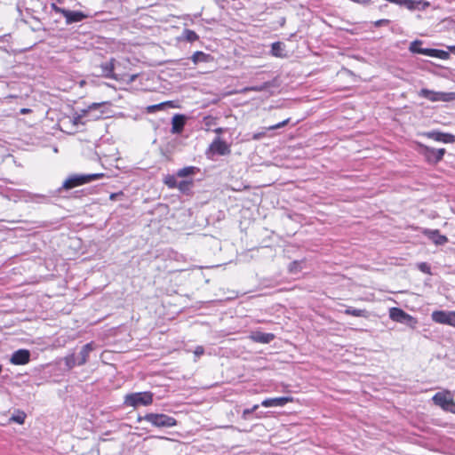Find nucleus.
<instances>
[{
    "instance_id": "10",
    "label": "nucleus",
    "mask_w": 455,
    "mask_h": 455,
    "mask_svg": "<svg viewBox=\"0 0 455 455\" xmlns=\"http://www.w3.org/2000/svg\"><path fill=\"white\" fill-rule=\"evenodd\" d=\"M423 154L428 163L436 164L441 161L445 154L444 148H434L430 147H424Z\"/></svg>"
},
{
    "instance_id": "45",
    "label": "nucleus",
    "mask_w": 455,
    "mask_h": 455,
    "mask_svg": "<svg viewBox=\"0 0 455 455\" xmlns=\"http://www.w3.org/2000/svg\"><path fill=\"white\" fill-rule=\"evenodd\" d=\"M449 50L455 54V46H450Z\"/></svg>"
},
{
    "instance_id": "3",
    "label": "nucleus",
    "mask_w": 455,
    "mask_h": 455,
    "mask_svg": "<svg viewBox=\"0 0 455 455\" xmlns=\"http://www.w3.org/2000/svg\"><path fill=\"white\" fill-rule=\"evenodd\" d=\"M104 176L103 173L74 174L69 176L62 184V188L68 190L76 187L90 183Z\"/></svg>"
},
{
    "instance_id": "31",
    "label": "nucleus",
    "mask_w": 455,
    "mask_h": 455,
    "mask_svg": "<svg viewBox=\"0 0 455 455\" xmlns=\"http://www.w3.org/2000/svg\"><path fill=\"white\" fill-rule=\"evenodd\" d=\"M164 184L170 188H175L177 187V180L173 175H168L164 178Z\"/></svg>"
},
{
    "instance_id": "21",
    "label": "nucleus",
    "mask_w": 455,
    "mask_h": 455,
    "mask_svg": "<svg viewBox=\"0 0 455 455\" xmlns=\"http://www.w3.org/2000/svg\"><path fill=\"white\" fill-rule=\"evenodd\" d=\"M101 68L104 76L108 78H113L118 80L117 76L114 73L115 69V60L111 59L108 62L101 64Z\"/></svg>"
},
{
    "instance_id": "41",
    "label": "nucleus",
    "mask_w": 455,
    "mask_h": 455,
    "mask_svg": "<svg viewBox=\"0 0 455 455\" xmlns=\"http://www.w3.org/2000/svg\"><path fill=\"white\" fill-rule=\"evenodd\" d=\"M264 136H265V132L254 133L252 135V139L255 140H258L261 139Z\"/></svg>"
},
{
    "instance_id": "46",
    "label": "nucleus",
    "mask_w": 455,
    "mask_h": 455,
    "mask_svg": "<svg viewBox=\"0 0 455 455\" xmlns=\"http://www.w3.org/2000/svg\"><path fill=\"white\" fill-rule=\"evenodd\" d=\"M28 111H29V109H27V108L21 109L22 114L28 113Z\"/></svg>"
},
{
    "instance_id": "9",
    "label": "nucleus",
    "mask_w": 455,
    "mask_h": 455,
    "mask_svg": "<svg viewBox=\"0 0 455 455\" xmlns=\"http://www.w3.org/2000/svg\"><path fill=\"white\" fill-rule=\"evenodd\" d=\"M432 320L437 323L447 324L455 327V312L434 311Z\"/></svg>"
},
{
    "instance_id": "20",
    "label": "nucleus",
    "mask_w": 455,
    "mask_h": 455,
    "mask_svg": "<svg viewBox=\"0 0 455 455\" xmlns=\"http://www.w3.org/2000/svg\"><path fill=\"white\" fill-rule=\"evenodd\" d=\"M184 125L185 116L183 115H175L172 119V133H180L183 131Z\"/></svg>"
},
{
    "instance_id": "28",
    "label": "nucleus",
    "mask_w": 455,
    "mask_h": 455,
    "mask_svg": "<svg viewBox=\"0 0 455 455\" xmlns=\"http://www.w3.org/2000/svg\"><path fill=\"white\" fill-rule=\"evenodd\" d=\"M283 44L280 42L273 43L271 45V52L274 56L279 57L282 55L283 52Z\"/></svg>"
},
{
    "instance_id": "19",
    "label": "nucleus",
    "mask_w": 455,
    "mask_h": 455,
    "mask_svg": "<svg viewBox=\"0 0 455 455\" xmlns=\"http://www.w3.org/2000/svg\"><path fill=\"white\" fill-rule=\"evenodd\" d=\"M250 339L254 342L268 344L275 339V335L273 333L255 331L250 335Z\"/></svg>"
},
{
    "instance_id": "39",
    "label": "nucleus",
    "mask_w": 455,
    "mask_h": 455,
    "mask_svg": "<svg viewBox=\"0 0 455 455\" xmlns=\"http://www.w3.org/2000/svg\"><path fill=\"white\" fill-rule=\"evenodd\" d=\"M251 413H252V412H251V411H250V409H245V410H243V411L242 418H243V419H245V420H246V419H249V417H250V415H251Z\"/></svg>"
},
{
    "instance_id": "11",
    "label": "nucleus",
    "mask_w": 455,
    "mask_h": 455,
    "mask_svg": "<svg viewBox=\"0 0 455 455\" xmlns=\"http://www.w3.org/2000/svg\"><path fill=\"white\" fill-rule=\"evenodd\" d=\"M30 360V352L27 349H19L15 351L10 359V362L14 365L27 364Z\"/></svg>"
},
{
    "instance_id": "44",
    "label": "nucleus",
    "mask_w": 455,
    "mask_h": 455,
    "mask_svg": "<svg viewBox=\"0 0 455 455\" xmlns=\"http://www.w3.org/2000/svg\"><path fill=\"white\" fill-rule=\"evenodd\" d=\"M258 408H259V404H255V405H253V406L250 409V411H251V412H254Z\"/></svg>"
},
{
    "instance_id": "16",
    "label": "nucleus",
    "mask_w": 455,
    "mask_h": 455,
    "mask_svg": "<svg viewBox=\"0 0 455 455\" xmlns=\"http://www.w3.org/2000/svg\"><path fill=\"white\" fill-rule=\"evenodd\" d=\"M95 344L93 342H89L83 346L81 351L77 355L78 359V366L84 365L88 361L89 354L94 350Z\"/></svg>"
},
{
    "instance_id": "18",
    "label": "nucleus",
    "mask_w": 455,
    "mask_h": 455,
    "mask_svg": "<svg viewBox=\"0 0 455 455\" xmlns=\"http://www.w3.org/2000/svg\"><path fill=\"white\" fill-rule=\"evenodd\" d=\"M29 7L28 9H31L36 13H48L49 6L47 3L43 0H29L28 2Z\"/></svg>"
},
{
    "instance_id": "2",
    "label": "nucleus",
    "mask_w": 455,
    "mask_h": 455,
    "mask_svg": "<svg viewBox=\"0 0 455 455\" xmlns=\"http://www.w3.org/2000/svg\"><path fill=\"white\" fill-rule=\"evenodd\" d=\"M140 419L158 428L172 427L177 425V420L174 418L163 413H147Z\"/></svg>"
},
{
    "instance_id": "25",
    "label": "nucleus",
    "mask_w": 455,
    "mask_h": 455,
    "mask_svg": "<svg viewBox=\"0 0 455 455\" xmlns=\"http://www.w3.org/2000/svg\"><path fill=\"white\" fill-rule=\"evenodd\" d=\"M208 55L205 54L203 52H196L192 57L191 60L195 64H197L198 62L206 61Z\"/></svg>"
},
{
    "instance_id": "42",
    "label": "nucleus",
    "mask_w": 455,
    "mask_h": 455,
    "mask_svg": "<svg viewBox=\"0 0 455 455\" xmlns=\"http://www.w3.org/2000/svg\"><path fill=\"white\" fill-rule=\"evenodd\" d=\"M122 196H123L122 192L113 193V194L110 195V199L111 200H116L117 197Z\"/></svg>"
},
{
    "instance_id": "14",
    "label": "nucleus",
    "mask_w": 455,
    "mask_h": 455,
    "mask_svg": "<svg viewBox=\"0 0 455 455\" xmlns=\"http://www.w3.org/2000/svg\"><path fill=\"white\" fill-rule=\"evenodd\" d=\"M424 235L436 245H443L448 242V238L445 235H441L437 229H426L424 231Z\"/></svg>"
},
{
    "instance_id": "15",
    "label": "nucleus",
    "mask_w": 455,
    "mask_h": 455,
    "mask_svg": "<svg viewBox=\"0 0 455 455\" xmlns=\"http://www.w3.org/2000/svg\"><path fill=\"white\" fill-rule=\"evenodd\" d=\"M427 136L429 139H432L435 141H440V142H443V143H452L455 140L454 135L450 134V133H443V132H430L427 133Z\"/></svg>"
},
{
    "instance_id": "8",
    "label": "nucleus",
    "mask_w": 455,
    "mask_h": 455,
    "mask_svg": "<svg viewBox=\"0 0 455 455\" xmlns=\"http://www.w3.org/2000/svg\"><path fill=\"white\" fill-rule=\"evenodd\" d=\"M422 42L420 40H415L411 43L409 50L412 53L423 54L430 57L442 58L443 54H445L443 51L437 49L422 48Z\"/></svg>"
},
{
    "instance_id": "6",
    "label": "nucleus",
    "mask_w": 455,
    "mask_h": 455,
    "mask_svg": "<svg viewBox=\"0 0 455 455\" xmlns=\"http://www.w3.org/2000/svg\"><path fill=\"white\" fill-rule=\"evenodd\" d=\"M432 399L435 404L440 406L444 411L455 413V403L450 392H438Z\"/></svg>"
},
{
    "instance_id": "30",
    "label": "nucleus",
    "mask_w": 455,
    "mask_h": 455,
    "mask_svg": "<svg viewBox=\"0 0 455 455\" xmlns=\"http://www.w3.org/2000/svg\"><path fill=\"white\" fill-rule=\"evenodd\" d=\"M26 419V414L23 411H17L11 418L12 421H14L18 424H23Z\"/></svg>"
},
{
    "instance_id": "22",
    "label": "nucleus",
    "mask_w": 455,
    "mask_h": 455,
    "mask_svg": "<svg viewBox=\"0 0 455 455\" xmlns=\"http://www.w3.org/2000/svg\"><path fill=\"white\" fill-rule=\"evenodd\" d=\"M25 202L44 203L47 200L44 195L28 193L24 196Z\"/></svg>"
},
{
    "instance_id": "17",
    "label": "nucleus",
    "mask_w": 455,
    "mask_h": 455,
    "mask_svg": "<svg viewBox=\"0 0 455 455\" xmlns=\"http://www.w3.org/2000/svg\"><path fill=\"white\" fill-rule=\"evenodd\" d=\"M64 17L66 19L67 24H72L75 22L82 21L83 20L86 19L88 15L79 11L66 10Z\"/></svg>"
},
{
    "instance_id": "29",
    "label": "nucleus",
    "mask_w": 455,
    "mask_h": 455,
    "mask_svg": "<svg viewBox=\"0 0 455 455\" xmlns=\"http://www.w3.org/2000/svg\"><path fill=\"white\" fill-rule=\"evenodd\" d=\"M183 36L188 42H194L198 39L197 34L190 29H185L183 31Z\"/></svg>"
},
{
    "instance_id": "48",
    "label": "nucleus",
    "mask_w": 455,
    "mask_h": 455,
    "mask_svg": "<svg viewBox=\"0 0 455 455\" xmlns=\"http://www.w3.org/2000/svg\"><path fill=\"white\" fill-rule=\"evenodd\" d=\"M57 1H58L59 3H61V2H62V0H57Z\"/></svg>"
},
{
    "instance_id": "26",
    "label": "nucleus",
    "mask_w": 455,
    "mask_h": 455,
    "mask_svg": "<svg viewBox=\"0 0 455 455\" xmlns=\"http://www.w3.org/2000/svg\"><path fill=\"white\" fill-rule=\"evenodd\" d=\"M192 183H193L192 180H182V181L177 182L176 188H179L180 191H181L183 193H187L188 191H189V189L192 186Z\"/></svg>"
},
{
    "instance_id": "37",
    "label": "nucleus",
    "mask_w": 455,
    "mask_h": 455,
    "mask_svg": "<svg viewBox=\"0 0 455 455\" xmlns=\"http://www.w3.org/2000/svg\"><path fill=\"white\" fill-rule=\"evenodd\" d=\"M390 20H387V19H381V20H376L374 22V26L376 28H379L380 26H383V25H387L389 24Z\"/></svg>"
},
{
    "instance_id": "33",
    "label": "nucleus",
    "mask_w": 455,
    "mask_h": 455,
    "mask_svg": "<svg viewBox=\"0 0 455 455\" xmlns=\"http://www.w3.org/2000/svg\"><path fill=\"white\" fill-rule=\"evenodd\" d=\"M289 122H290V118H287V119H285V120H283V121H282V122H280V123H278V124H276L275 125L269 126L267 129L269 130V131L279 129V128H282V127L285 126L286 124H288Z\"/></svg>"
},
{
    "instance_id": "7",
    "label": "nucleus",
    "mask_w": 455,
    "mask_h": 455,
    "mask_svg": "<svg viewBox=\"0 0 455 455\" xmlns=\"http://www.w3.org/2000/svg\"><path fill=\"white\" fill-rule=\"evenodd\" d=\"M419 96L426 98L433 102L435 101H451L455 99L454 92H434L428 89H421Z\"/></svg>"
},
{
    "instance_id": "1",
    "label": "nucleus",
    "mask_w": 455,
    "mask_h": 455,
    "mask_svg": "<svg viewBox=\"0 0 455 455\" xmlns=\"http://www.w3.org/2000/svg\"><path fill=\"white\" fill-rule=\"evenodd\" d=\"M106 106L107 102L92 103L86 108L76 111L73 116V124L76 125L85 124L87 122L101 118L105 114L104 108Z\"/></svg>"
},
{
    "instance_id": "36",
    "label": "nucleus",
    "mask_w": 455,
    "mask_h": 455,
    "mask_svg": "<svg viewBox=\"0 0 455 455\" xmlns=\"http://www.w3.org/2000/svg\"><path fill=\"white\" fill-rule=\"evenodd\" d=\"M418 267L421 272L430 274V267L427 263L421 262L418 265Z\"/></svg>"
},
{
    "instance_id": "38",
    "label": "nucleus",
    "mask_w": 455,
    "mask_h": 455,
    "mask_svg": "<svg viewBox=\"0 0 455 455\" xmlns=\"http://www.w3.org/2000/svg\"><path fill=\"white\" fill-rule=\"evenodd\" d=\"M194 353H195V355H196V356H200V355H202L204 353V347H203L198 346V347H196V349H195V352H194Z\"/></svg>"
},
{
    "instance_id": "4",
    "label": "nucleus",
    "mask_w": 455,
    "mask_h": 455,
    "mask_svg": "<svg viewBox=\"0 0 455 455\" xmlns=\"http://www.w3.org/2000/svg\"><path fill=\"white\" fill-rule=\"evenodd\" d=\"M153 403V394L151 392H137L128 394L124 396V403L126 406L138 407L147 406Z\"/></svg>"
},
{
    "instance_id": "34",
    "label": "nucleus",
    "mask_w": 455,
    "mask_h": 455,
    "mask_svg": "<svg viewBox=\"0 0 455 455\" xmlns=\"http://www.w3.org/2000/svg\"><path fill=\"white\" fill-rule=\"evenodd\" d=\"M52 11H53V12H55L57 13H61L64 16L66 9L58 7L55 4H52L49 6V12H51Z\"/></svg>"
},
{
    "instance_id": "12",
    "label": "nucleus",
    "mask_w": 455,
    "mask_h": 455,
    "mask_svg": "<svg viewBox=\"0 0 455 455\" xmlns=\"http://www.w3.org/2000/svg\"><path fill=\"white\" fill-rule=\"evenodd\" d=\"M210 150L219 156H226L230 153L229 146L220 137H217L210 145Z\"/></svg>"
},
{
    "instance_id": "27",
    "label": "nucleus",
    "mask_w": 455,
    "mask_h": 455,
    "mask_svg": "<svg viewBox=\"0 0 455 455\" xmlns=\"http://www.w3.org/2000/svg\"><path fill=\"white\" fill-rule=\"evenodd\" d=\"M345 314L348 315L356 316V317L365 316V310L353 308V307H347L345 310Z\"/></svg>"
},
{
    "instance_id": "40",
    "label": "nucleus",
    "mask_w": 455,
    "mask_h": 455,
    "mask_svg": "<svg viewBox=\"0 0 455 455\" xmlns=\"http://www.w3.org/2000/svg\"><path fill=\"white\" fill-rule=\"evenodd\" d=\"M138 74H133V75H131L129 76V78L128 80H126L129 84H132L133 83L137 78H138Z\"/></svg>"
},
{
    "instance_id": "24",
    "label": "nucleus",
    "mask_w": 455,
    "mask_h": 455,
    "mask_svg": "<svg viewBox=\"0 0 455 455\" xmlns=\"http://www.w3.org/2000/svg\"><path fill=\"white\" fill-rule=\"evenodd\" d=\"M65 364L68 369L74 368L76 365H78V359L74 354L66 356Z\"/></svg>"
},
{
    "instance_id": "43",
    "label": "nucleus",
    "mask_w": 455,
    "mask_h": 455,
    "mask_svg": "<svg viewBox=\"0 0 455 455\" xmlns=\"http://www.w3.org/2000/svg\"><path fill=\"white\" fill-rule=\"evenodd\" d=\"M225 131H226V129L222 128V127H219V128L214 129V132L217 133L218 135L223 133Z\"/></svg>"
},
{
    "instance_id": "5",
    "label": "nucleus",
    "mask_w": 455,
    "mask_h": 455,
    "mask_svg": "<svg viewBox=\"0 0 455 455\" xmlns=\"http://www.w3.org/2000/svg\"><path fill=\"white\" fill-rule=\"evenodd\" d=\"M389 317L393 321L404 323L411 329L416 328L418 324V320L415 317L399 307H391L389 310Z\"/></svg>"
},
{
    "instance_id": "35",
    "label": "nucleus",
    "mask_w": 455,
    "mask_h": 455,
    "mask_svg": "<svg viewBox=\"0 0 455 455\" xmlns=\"http://www.w3.org/2000/svg\"><path fill=\"white\" fill-rule=\"evenodd\" d=\"M170 103L171 102L168 101V102H163V103H160V104L150 106V107H148V111L152 112L154 110L163 109L164 108V106L169 105Z\"/></svg>"
},
{
    "instance_id": "32",
    "label": "nucleus",
    "mask_w": 455,
    "mask_h": 455,
    "mask_svg": "<svg viewBox=\"0 0 455 455\" xmlns=\"http://www.w3.org/2000/svg\"><path fill=\"white\" fill-rule=\"evenodd\" d=\"M267 88V84H264L262 85L245 87L243 89V92H262Z\"/></svg>"
},
{
    "instance_id": "23",
    "label": "nucleus",
    "mask_w": 455,
    "mask_h": 455,
    "mask_svg": "<svg viewBox=\"0 0 455 455\" xmlns=\"http://www.w3.org/2000/svg\"><path fill=\"white\" fill-rule=\"evenodd\" d=\"M196 171L197 168L194 166L184 167L177 172V176L180 178L188 177L190 175H194L196 172Z\"/></svg>"
},
{
    "instance_id": "13",
    "label": "nucleus",
    "mask_w": 455,
    "mask_h": 455,
    "mask_svg": "<svg viewBox=\"0 0 455 455\" xmlns=\"http://www.w3.org/2000/svg\"><path fill=\"white\" fill-rule=\"evenodd\" d=\"M291 401L292 398L289 396L267 398L261 402V405L264 407H283Z\"/></svg>"
},
{
    "instance_id": "47",
    "label": "nucleus",
    "mask_w": 455,
    "mask_h": 455,
    "mask_svg": "<svg viewBox=\"0 0 455 455\" xmlns=\"http://www.w3.org/2000/svg\"><path fill=\"white\" fill-rule=\"evenodd\" d=\"M3 367L0 365V373L2 372Z\"/></svg>"
}]
</instances>
